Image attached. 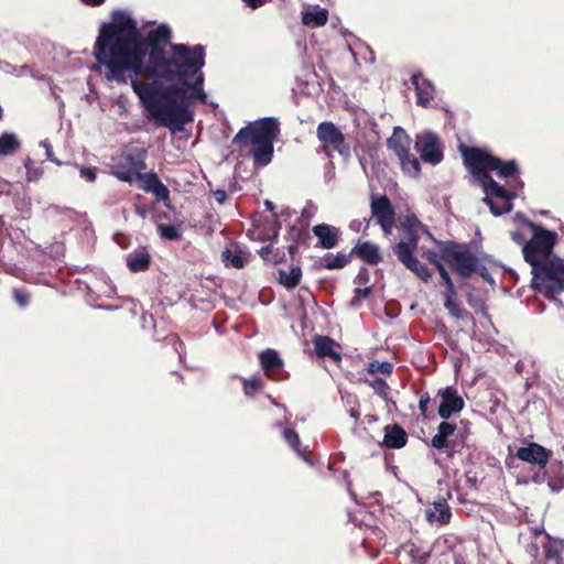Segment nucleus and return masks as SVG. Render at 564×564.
Masks as SVG:
<instances>
[{
  "label": "nucleus",
  "mask_w": 564,
  "mask_h": 564,
  "mask_svg": "<svg viewBox=\"0 0 564 564\" xmlns=\"http://www.w3.org/2000/svg\"><path fill=\"white\" fill-rule=\"evenodd\" d=\"M108 21V82L127 84L148 119L173 132L194 121L193 104H207L206 48L171 43L166 23L143 34L127 10H113Z\"/></svg>",
  "instance_id": "f257e3e1"
},
{
  "label": "nucleus",
  "mask_w": 564,
  "mask_h": 564,
  "mask_svg": "<svg viewBox=\"0 0 564 564\" xmlns=\"http://www.w3.org/2000/svg\"><path fill=\"white\" fill-rule=\"evenodd\" d=\"M280 134V122L275 117H263L239 129L232 143L239 147L252 145L251 156L257 167H264L272 162L274 141Z\"/></svg>",
  "instance_id": "f03ea898"
},
{
  "label": "nucleus",
  "mask_w": 564,
  "mask_h": 564,
  "mask_svg": "<svg viewBox=\"0 0 564 564\" xmlns=\"http://www.w3.org/2000/svg\"><path fill=\"white\" fill-rule=\"evenodd\" d=\"M464 164L470 174L496 172L499 178L512 180L517 188L524 186L523 181L519 177L520 167L514 159L503 161L494 155L486 148H462L460 149Z\"/></svg>",
  "instance_id": "7ed1b4c3"
},
{
  "label": "nucleus",
  "mask_w": 564,
  "mask_h": 564,
  "mask_svg": "<svg viewBox=\"0 0 564 564\" xmlns=\"http://www.w3.org/2000/svg\"><path fill=\"white\" fill-rule=\"evenodd\" d=\"M527 226L531 229L532 237L527 242H523L522 253L532 270L533 265H540L554 257L553 250L558 236L557 232L533 221H527Z\"/></svg>",
  "instance_id": "20e7f679"
},
{
  "label": "nucleus",
  "mask_w": 564,
  "mask_h": 564,
  "mask_svg": "<svg viewBox=\"0 0 564 564\" xmlns=\"http://www.w3.org/2000/svg\"><path fill=\"white\" fill-rule=\"evenodd\" d=\"M440 248L441 257L448 262L449 268L462 281H466L475 271L477 256L466 243L456 241H441L433 239Z\"/></svg>",
  "instance_id": "39448f33"
},
{
  "label": "nucleus",
  "mask_w": 564,
  "mask_h": 564,
  "mask_svg": "<svg viewBox=\"0 0 564 564\" xmlns=\"http://www.w3.org/2000/svg\"><path fill=\"white\" fill-rule=\"evenodd\" d=\"M531 288L536 292L558 294L564 292V260L553 257L531 270Z\"/></svg>",
  "instance_id": "423d86ee"
},
{
  "label": "nucleus",
  "mask_w": 564,
  "mask_h": 564,
  "mask_svg": "<svg viewBox=\"0 0 564 564\" xmlns=\"http://www.w3.org/2000/svg\"><path fill=\"white\" fill-rule=\"evenodd\" d=\"M482 186L485 197L482 202L489 207L494 216L510 213L513 208L512 200L517 197L514 191L507 189L496 182L489 173L471 174Z\"/></svg>",
  "instance_id": "0eeeda50"
},
{
  "label": "nucleus",
  "mask_w": 564,
  "mask_h": 564,
  "mask_svg": "<svg viewBox=\"0 0 564 564\" xmlns=\"http://www.w3.org/2000/svg\"><path fill=\"white\" fill-rule=\"evenodd\" d=\"M317 138L323 144L325 154L332 159L333 151L338 152L345 162L351 156L350 147L345 142V137L340 129L332 121H323L317 126Z\"/></svg>",
  "instance_id": "6e6552de"
},
{
  "label": "nucleus",
  "mask_w": 564,
  "mask_h": 564,
  "mask_svg": "<svg viewBox=\"0 0 564 564\" xmlns=\"http://www.w3.org/2000/svg\"><path fill=\"white\" fill-rule=\"evenodd\" d=\"M414 149L420 154L423 162L433 166L440 164L444 159V147L440 137L425 130L415 135Z\"/></svg>",
  "instance_id": "1a4fd4ad"
},
{
  "label": "nucleus",
  "mask_w": 564,
  "mask_h": 564,
  "mask_svg": "<svg viewBox=\"0 0 564 564\" xmlns=\"http://www.w3.org/2000/svg\"><path fill=\"white\" fill-rule=\"evenodd\" d=\"M371 217L377 220L384 234H390L395 223V210L386 195H371Z\"/></svg>",
  "instance_id": "9d476101"
},
{
  "label": "nucleus",
  "mask_w": 564,
  "mask_h": 564,
  "mask_svg": "<svg viewBox=\"0 0 564 564\" xmlns=\"http://www.w3.org/2000/svg\"><path fill=\"white\" fill-rule=\"evenodd\" d=\"M437 395L441 399L437 414L442 420H449L453 414L459 413L464 409L465 401L454 387L440 389Z\"/></svg>",
  "instance_id": "9b49d317"
},
{
  "label": "nucleus",
  "mask_w": 564,
  "mask_h": 564,
  "mask_svg": "<svg viewBox=\"0 0 564 564\" xmlns=\"http://www.w3.org/2000/svg\"><path fill=\"white\" fill-rule=\"evenodd\" d=\"M552 452L539 443L530 442L517 448L516 457L524 463L545 468L551 459Z\"/></svg>",
  "instance_id": "f8f14e48"
},
{
  "label": "nucleus",
  "mask_w": 564,
  "mask_h": 564,
  "mask_svg": "<svg viewBox=\"0 0 564 564\" xmlns=\"http://www.w3.org/2000/svg\"><path fill=\"white\" fill-rule=\"evenodd\" d=\"M135 185L145 193H151L158 202L166 203L170 200V189L155 172L140 173Z\"/></svg>",
  "instance_id": "ddd939ff"
},
{
  "label": "nucleus",
  "mask_w": 564,
  "mask_h": 564,
  "mask_svg": "<svg viewBox=\"0 0 564 564\" xmlns=\"http://www.w3.org/2000/svg\"><path fill=\"white\" fill-rule=\"evenodd\" d=\"M259 361L264 373L272 380H283L285 371L283 359L275 349L267 348L259 354Z\"/></svg>",
  "instance_id": "4468645a"
},
{
  "label": "nucleus",
  "mask_w": 564,
  "mask_h": 564,
  "mask_svg": "<svg viewBox=\"0 0 564 564\" xmlns=\"http://www.w3.org/2000/svg\"><path fill=\"white\" fill-rule=\"evenodd\" d=\"M312 231L318 240L317 247L322 249H333L339 242L340 229L335 226L323 223L315 225Z\"/></svg>",
  "instance_id": "2eb2a0df"
},
{
  "label": "nucleus",
  "mask_w": 564,
  "mask_h": 564,
  "mask_svg": "<svg viewBox=\"0 0 564 564\" xmlns=\"http://www.w3.org/2000/svg\"><path fill=\"white\" fill-rule=\"evenodd\" d=\"M411 82L415 90L417 105L427 107L434 96V84L420 72L411 76Z\"/></svg>",
  "instance_id": "dca6fc26"
},
{
  "label": "nucleus",
  "mask_w": 564,
  "mask_h": 564,
  "mask_svg": "<svg viewBox=\"0 0 564 564\" xmlns=\"http://www.w3.org/2000/svg\"><path fill=\"white\" fill-rule=\"evenodd\" d=\"M350 256L357 257L369 265H376L382 260L379 247L371 241H360L351 248Z\"/></svg>",
  "instance_id": "f3484780"
},
{
  "label": "nucleus",
  "mask_w": 564,
  "mask_h": 564,
  "mask_svg": "<svg viewBox=\"0 0 564 564\" xmlns=\"http://www.w3.org/2000/svg\"><path fill=\"white\" fill-rule=\"evenodd\" d=\"M469 422L462 420L459 431L449 440V445L442 452L446 454L447 458L453 459L456 454H460L464 448H470L468 437L470 434Z\"/></svg>",
  "instance_id": "a211bd4d"
},
{
  "label": "nucleus",
  "mask_w": 564,
  "mask_h": 564,
  "mask_svg": "<svg viewBox=\"0 0 564 564\" xmlns=\"http://www.w3.org/2000/svg\"><path fill=\"white\" fill-rule=\"evenodd\" d=\"M460 424H454L447 420H443L438 426L436 434L431 438L430 445L437 449L443 451L449 445V440L459 431Z\"/></svg>",
  "instance_id": "6ab92c4d"
},
{
  "label": "nucleus",
  "mask_w": 564,
  "mask_h": 564,
  "mask_svg": "<svg viewBox=\"0 0 564 564\" xmlns=\"http://www.w3.org/2000/svg\"><path fill=\"white\" fill-rule=\"evenodd\" d=\"M406 442L408 434L401 425L394 423L384 426V436L382 441V445L384 447L399 449L404 447Z\"/></svg>",
  "instance_id": "aec40b11"
},
{
  "label": "nucleus",
  "mask_w": 564,
  "mask_h": 564,
  "mask_svg": "<svg viewBox=\"0 0 564 564\" xmlns=\"http://www.w3.org/2000/svg\"><path fill=\"white\" fill-rule=\"evenodd\" d=\"M411 138L405 130L397 126L393 128L392 135L387 140V147L392 150L397 156H404L410 152Z\"/></svg>",
  "instance_id": "412c9836"
},
{
  "label": "nucleus",
  "mask_w": 564,
  "mask_h": 564,
  "mask_svg": "<svg viewBox=\"0 0 564 564\" xmlns=\"http://www.w3.org/2000/svg\"><path fill=\"white\" fill-rule=\"evenodd\" d=\"M419 235L415 229L410 228L404 230V234L399 242L393 245L392 251L397 258L403 257L404 253L415 254L419 246Z\"/></svg>",
  "instance_id": "4be33fe9"
},
{
  "label": "nucleus",
  "mask_w": 564,
  "mask_h": 564,
  "mask_svg": "<svg viewBox=\"0 0 564 564\" xmlns=\"http://www.w3.org/2000/svg\"><path fill=\"white\" fill-rule=\"evenodd\" d=\"M314 349L318 357L330 358L333 361H340L341 355L334 349L335 340L328 336L316 335L313 339Z\"/></svg>",
  "instance_id": "5701e85b"
},
{
  "label": "nucleus",
  "mask_w": 564,
  "mask_h": 564,
  "mask_svg": "<svg viewBox=\"0 0 564 564\" xmlns=\"http://www.w3.org/2000/svg\"><path fill=\"white\" fill-rule=\"evenodd\" d=\"M397 259L423 282L427 283L431 281L432 273L430 269L426 267V264L419 261L415 254L404 253L403 257Z\"/></svg>",
  "instance_id": "b1692460"
},
{
  "label": "nucleus",
  "mask_w": 564,
  "mask_h": 564,
  "mask_svg": "<svg viewBox=\"0 0 564 564\" xmlns=\"http://www.w3.org/2000/svg\"><path fill=\"white\" fill-rule=\"evenodd\" d=\"M397 259L423 282L427 283L431 281L432 273L430 269L426 267V264L419 261L415 254L404 253L403 257Z\"/></svg>",
  "instance_id": "393cba45"
},
{
  "label": "nucleus",
  "mask_w": 564,
  "mask_h": 564,
  "mask_svg": "<svg viewBox=\"0 0 564 564\" xmlns=\"http://www.w3.org/2000/svg\"><path fill=\"white\" fill-rule=\"evenodd\" d=\"M93 55L97 65H94L91 69L101 74V67L106 66V21L99 23Z\"/></svg>",
  "instance_id": "a878e982"
},
{
  "label": "nucleus",
  "mask_w": 564,
  "mask_h": 564,
  "mask_svg": "<svg viewBox=\"0 0 564 564\" xmlns=\"http://www.w3.org/2000/svg\"><path fill=\"white\" fill-rule=\"evenodd\" d=\"M126 263L131 272H142L150 267L151 256L144 248H141L128 253L126 256Z\"/></svg>",
  "instance_id": "bb28decb"
},
{
  "label": "nucleus",
  "mask_w": 564,
  "mask_h": 564,
  "mask_svg": "<svg viewBox=\"0 0 564 564\" xmlns=\"http://www.w3.org/2000/svg\"><path fill=\"white\" fill-rule=\"evenodd\" d=\"M97 172L98 170L95 166L67 161L64 174L69 177L78 175L85 182L94 183L97 180Z\"/></svg>",
  "instance_id": "cd10ccee"
},
{
  "label": "nucleus",
  "mask_w": 564,
  "mask_h": 564,
  "mask_svg": "<svg viewBox=\"0 0 564 564\" xmlns=\"http://www.w3.org/2000/svg\"><path fill=\"white\" fill-rule=\"evenodd\" d=\"M278 282L283 285L286 290L295 289L302 279V269L300 265H292L290 272L283 269L278 270Z\"/></svg>",
  "instance_id": "c85d7f7f"
},
{
  "label": "nucleus",
  "mask_w": 564,
  "mask_h": 564,
  "mask_svg": "<svg viewBox=\"0 0 564 564\" xmlns=\"http://www.w3.org/2000/svg\"><path fill=\"white\" fill-rule=\"evenodd\" d=\"M283 438L288 443V445L295 451L299 457H301L306 464L312 465L313 463L310 459V451L308 447L300 446V437L299 434L293 429H284L283 430Z\"/></svg>",
  "instance_id": "c756f323"
},
{
  "label": "nucleus",
  "mask_w": 564,
  "mask_h": 564,
  "mask_svg": "<svg viewBox=\"0 0 564 564\" xmlns=\"http://www.w3.org/2000/svg\"><path fill=\"white\" fill-rule=\"evenodd\" d=\"M328 11L325 8H318L315 11H303L302 23L307 26H323L327 23Z\"/></svg>",
  "instance_id": "7c9ffc66"
},
{
  "label": "nucleus",
  "mask_w": 564,
  "mask_h": 564,
  "mask_svg": "<svg viewBox=\"0 0 564 564\" xmlns=\"http://www.w3.org/2000/svg\"><path fill=\"white\" fill-rule=\"evenodd\" d=\"M21 147V142L15 133L3 132L0 134V158L9 156Z\"/></svg>",
  "instance_id": "2f4dec72"
},
{
  "label": "nucleus",
  "mask_w": 564,
  "mask_h": 564,
  "mask_svg": "<svg viewBox=\"0 0 564 564\" xmlns=\"http://www.w3.org/2000/svg\"><path fill=\"white\" fill-rule=\"evenodd\" d=\"M156 230L161 238L169 241H177L182 238L181 225L159 223Z\"/></svg>",
  "instance_id": "473e14b6"
},
{
  "label": "nucleus",
  "mask_w": 564,
  "mask_h": 564,
  "mask_svg": "<svg viewBox=\"0 0 564 564\" xmlns=\"http://www.w3.org/2000/svg\"><path fill=\"white\" fill-rule=\"evenodd\" d=\"M243 252L239 249L232 252L229 248H226L221 252V259L226 267L235 269H242L245 267Z\"/></svg>",
  "instance_id": "72a5a7b5"
},
{
  "label": "nucleus",
  "mask_w": 564,
  "mask_h": 564,
  "mask_svg": "<svg viewBox=\"0 0 564 564\" xmlns=\"http://www.w3.org/2000/svg\"><path fill=\"white\" fill-rule=\"evenodd\" d=\"M350 252L348 254H344L338 252L336 256L326 254L324 268L326 270H339L345 268L351 260Z\"/></svg>",
  "instance_id": "f704fd0d"
},
{
  "label": "nucleus",
  "mask_w": 564,
  "mask_h": 564,
  "mask_svg": "<svg viewBox=\"0 0 564 564\" xmlns=\"http://www.w3.org/2000/svg\"><path fill=\"white\" fill-rule=\"evenodd\" d=\"M403 549L406 551L412 561L419 558H430L432 555V547H423L415 542H408L403 545Z\"/></svg>",
  "instance_id": "c9c22d12"
},
{
  "label": "nucleus",
  "mask_w": 564,
  "mask_h": 564,
  "mask_svg": "<svg viewBox=\"0 0 564 564\" xmlns=\"http://www.w3.org/2000/svg\"><path fill=\"white\" fill-rule=\"evenodd\" d=\"M434 510L438 513L437 522L440 524H447L451 520L452 512L446 498H438L433 502Z\"/></svg>",
  "instance_id": "e433bc0d"
},
{
  "label": "nucleus",
  "mask_w": 564,
  "mask_h": 564,
  "mask_svg": "<svg viewBox=\"0 0 564 564\" xmlns=\"http://www.w3.org/2000/svg\"><path fill=\"white\" fill-rule=\"evenodd\" d=\"M547 487L551 492L557 494L564 488V474L561 470V467L553 470V467L550 468Z\"/></svg>",
  "instance_id": "4c0bfd02"
},
{
  "label": "nucleus",
  "mask_w": 564,
  "mask_h": 564,
  "mask_svg": "<svg viewBox=\"0 0 564 564\" xmlns=\"http://www.w3.org/2000/svg\"><path fill=\"white\" fill-rule=\"evenodd\" d=\"M401 161L403 171L410 175L417 176L421 171L420 161L410 152L404 156H398Z\"/></svg>",
  "instance_id": "58836bf2"
},
{
  "label": "nucleus",
  "mask_w": 564,
  "mask_h": 564,
  "mask_svg": "<svg viewBox=\"0 0 564 564\" xmlns=\"http://www.w3.org/2000/svg\"><path fill=\"white\" fill-rule=\"evenodd\" d=\"M113 175L126 183H129L130 185L137 184L138 177L140 173H134L131 167L128 166H119L113 172Z\"/></svg>",
  "instance_id": "ea45409f"
},
{
  "label": "nucleus",
  "mask_w": 564,
  "mask_h": 564,
  "mask_svg": "<svg viewBox=\"0 0 564 564\" xmlns=\"http://www.w3.org/2000/svg\"><path fill=\"white\" fill-rule=\"evenodd\" d=\"M243 393L247 397H253L256 393L262 390L263 383L257 377H251L249 379H242Z\"/></svg>",
  "instance_id": "a19ab883"
},
{
  "label": "nucleus",
  "mask_w": 564,
  "mask_h": 564,
  "mask_svg": "<svg viewBox=\"0 0 564 564\" xmlns=\"http://www.w3.org/2000/svg\"><path fill=\"white\" fill-rule=\"evenodd\" d=\"M86 303L95 308V310H106V304L104 302H98V300L100 299V295L97 294L93 288L88 284H86Z\"/></svg>",
  "instance_id": "79ce46f5"
},
{
  "label": "nucleus",
  "mask_w": 564,
  "mask_h": 564,
  "mask_svg": "<svg viewBox=\"0 0 564 564\" xmlns=\"http://www.w3.org/2000/svg\"><path fill=\"white\" fill-rule=\"evenodd\" d=\"M402 226L404 230H409L410 228L415 229V227H419L420 229H422L423 232H425L429 236V238H431L432 240L434 239L432 234L429 231L427 227L424 224H422L415 215H408Z\"/></svg>",
  "instance_id": "37998d69"
},
{
  "label": "nucleus",
  "mask_w": 564,
  "mask_h": 564,
  "mask_svg": "<svg viewBox=\"0 0 564 564\" xmlns=\"http://www.w3.org/2000/svg\"><path fill=\"white\" fill-rule=\"evenodd\" d=\"M368 371L370 373L381 372L383 375H391L393 371V365L390 361H378L375 360L369 364Z\"/></svg>",
  "instance_id": "c03bdc74"
},
{
  "label": "nucleus",
  "mask_w": 564,
  "mask_h": 564,
  "mask_svg": "<svg viewBox=\"0 0 564 564\" xmlns=\"http://www.w3.org/2000/svg\"><path fill=\"white\" fill-rule=\"evenodd\" d=\"M24 167L26 170V180L29 182H35L41 178L43 170L39 166H33V161L31 158L25 160Z\"/></svg>",
  "instance_id": "a18cd8bd"
},
{
  "label": "nucleus",
  "mask_w": 564,
  "mask_h": 564,
  "mask_svg": "<svg viewBox=\"0 0 564 564\" xmlns=\"http://www.w3.org/2000/svg\"><path fill=\"white\" fill-rule=\"evenodd\" d=\"M40 147L45 150L46 160H48L50 162L54 163L57 166H63V167L66 166L67 161H61L54 155L53 148H52L51 143L48 142V140H46V139L41 140Z\"/></svg>",
  "instance_id": "49530a36"
},
{
  "label": "nucleus",
  "mask_w": 564,
  "mask_h": 564,
  "mask_svg": "<svg viewBox=\"0 0 564 564\" xmlns=\"http://www.w3.org/2000/svg\"><path fill=\"white\" fill-rule=\"evenodd\" d=\"M13 300L21 307L25 308L30 304V294L23 289H13Z\"/></svg>",
  "instance_id": "de8ad7c7"
},
{
  "label": "nucleus",
  "mask_w": 564,
  "mask_h": 564,
  "mask_svg": "<svg viewBox=\"0 0 564 564\" xmlns=\"http://www.w3.org/2000/svg\"><path fill=\"white\" fill-rule=\"evenodd\" d=\"M372 388H373L376 394L381 397L383 400H388L390 387L383 379H380V378L376 379L372 382Z\"/></svg>",
  "instance_id": "09e8293b"
},
{
  "label": "nucleus",
  "mask_w": 564,
  "mask_h": 564,
  "mask_svg": "<svg viewBox=\"0 0 564 564\" xmlns=\"http://www.w3.org/2000/svg\"><path fill=\"white\" fill-rule=\"evenodd\" d=\"M46 250H47L46 253L51 258H53L55 260H59L62 257H64L65 246L61 241H55L50 247H47Z\"/></svg>",
  "instance_id": "8fccbe9b"
},
{
  "label": "nucleus",
  "mask_w": 564,
  "mask_h": 564,
  "mask_svg": "<svg viewBox=\"0 0 564 564\" xmlns=\"http://www.w3.org/2000/svg\"><path fill=\"white\" fill-rule=\"evenodd\" d=\"M307 236H308L307 231L299 230L296 232L295 237L293 238L294 242L292 245H290L288 248V251L292 259L299 250L297 245L301 243L302 241H304L307 238Z\"/></svg>",
  "instance_id": "3c124183"
},
{
  "label": "nucleus",
  "mask_w": 564,
  "mask_h": 564,
  "mask_svg": "<svg viewBox=\"0 0 564 564\" xmlns=\"http://www.w3.org/2000/svg\"><path fill=\"white\" fill-rule=\"evenodd\" d=\"M474 273H477L479 274L486 282H488L489 284L494 285L495 284V280L494 278L491 276V274L489 273L488 269L486 268V265H484L482 263H480L479 259L477 258L476 260V263H475V271Z\"/></svg>",
  "instance_id": "603ef678"
},
{
  "label": "nucleus",
  "mask_w": 564,
  "mask_h": 564,
  "mask_svg": "<svg viewBox=\"0 0 564 564\" xmlns=\"http://www.w3.org/2000/svg\"><path fill=\"white\" fill-rule=\"evenodd\" d=\"M128 165L134 173H143L142 171L147 169V165L141 158H134L132 155H128L126 158Z\"/></svg>",
  "instance_id": "864d4df0"
},
{
  "label": "nucleus",
  "mask_w": 564,
  "mask_h": 564,
  "mask_svg": "<svg viewBox=\"0 0 564 564\" xmlns=\"http://www.w3.org/2000/svg\"><path fill=\"white\" fill-rule=\"evenodd\" d=\"M370 225V218H364V219H354L349 224V229L359 232V231H366L369 228Z\"/></svg>",
  "instance_id": "5fc2aeb1"
},
{
  "label": "nucleus",
  "mask_w": 564,
  "mask_h": 564,
  "mask_svg": "<svg viewBox=\"0 0 564 564\" xmlns=\"http://www.w3.org/2000/svg\"><path fill=\"white\" fill-rule=\"evenodd\" d=\"M457 292L445 293L444 307L449 314L457 307Z\"/></svg>",
  "instance_id": "6e6d98bb"
},
{
  "label": "nucleus",
  "mask_w": 564,
  "mask_h": 564,
  "mask_svg": "<svg viewBox=\"0 0 564 564\" xmlns=\"http://www.w3.org/2000/svg\"><path fill=\"white\" fill-rule=\"evenodd\" d=\"M562 549H563L562 542L547 546L545 550L546 557L549 560H558Z\"/></svg>",
  "instance_id": "4d7b16f0"
},
{
  "label": "nucleus",
  "mask_w": 564,
  "mask_h": 564,
  "mask_svg": "<svg viewBox=\"0 0 564 564\" xmlns=\"http://www.w3.org/2000/svg\"><path fill=\"white\" fill-rule=\"evenodd\" d=\"M550 469L540 468L536 473H534L531 477V481L536 485H541L549 479Z\"/></svg>",
  "instance_id": "13d9d810"
},
{
  "label": "nucleus",
  "mask_w": 564,
  "mask_h": 564,
  "mask_svg": "<svg viewBox=\"0 0 564 564\" xmlns=\"http://www.w3.org/2000/svg\"><path fill=\"white\" fill-rule=\"evenodd\" d=\"M370 280L369 270L366 267H361L355 276L354 282L359 284H367Z\"/></svg>",
  "instance_id": "bf43d9fd"
},
{
  "label": "nucleus",
  "mask_w": 564,
  "mask_h": 564,
  "mask_svg": "<svg viewBox=\"0 0 564 564\" xmlns=\"http://www.w3.org/2000/svg\"><path fill=\"white\" fill-rule=\"evenodd\" d=\"M467 302L469 306L474 308L477 313L484 312L485 305L478 297L474 296L473 294H468Z\"/></svg>",
  "instance_id": "052dcab7"
},
{
  "label": "nucleus",
  "mask_w": 564,
  "mask_h": 564,
  "mask_svg": "<svg viewBox=\"0 0 564 564\" xmlns=\"http://www.w3.org/2000/svg\"><path fill=\"white\" fill-rule=\"evenodd\" d=\"M430 401H431V399H430V395L427 392H424L423 394H421L420 401H419V410L423 416L427 415V408H429Z\"/></svg>",
  "instance_id": "680f3d73"
},
{
  "label": "nucleus",
  "mask_w": 564,
  "mask_h": 564,
  "mask_svg": "<svg viewBox=\"0 0 564 564\" xmlns=\"http://www.w3.org/2000/svg\"><path fill=\"white\" fill-rule=\"evenodd\" d=\"M451 315L454 318L462 319V321L473 318V315L465 308L460 307L459 305H457V307L454 310V312H452Z\"/></svg>",
  "instance_id": "e2e57ef3"
},
{
  "label": "nucleus",
  "mask_w": 564,
  "mask_h": 564,
  "mask_svg": "<svg viewBox=\"0 0 564 564\" xmlns=\"http://www.w3.org/2000/svg\"><path fill=\"white\" fill-rule=\"evenodd\" d=\"M465 476H466L467 485L470 488L476 489L478 487L477 474L475 471H473V470H466Z\"/></svg>",
  "instance_id": "0e129e2a"
},
{
  "label": "nucleus",
  "mask_w": 564,
  "mask_h": 564,
  "mask_svg": "<svg viewBox=\"0 0 564 564\" xmlns=\"http://www.w3.org/2000/svg\"><path fill=\"white\" fill-rule=\"evenodd\" d=\"M423 257H425L434 267H436L437 262H442V257L432 250L423 251Z\"/></svg>",
  "instance_id": "69168bd1"
},
{
  "label": "nucleus",
  "mask_w": 564,
  "mask_h": 564,
  "mask_svg": "<svg viewBox=\"0 0 564 564\" xmlns=\"http://www.w3.org/2000/svg\"><path fill=\"white\" fill-rule=\"evenodd\" d=\"M30 76L39 82H44L47 85H51L52 78L45 74L40 73L39 70L32 69L30 72Z\"/></svg>",
  "instance_id": "338daca9"
},
{
  "label": "nucleus",
  "mask_w": 564,
  "mask_h": 564,
  "mask_svg": "<svg viewBox=\"0 0 564 564\" xmlns=\"http://www.w3.org/2000/svg\"><path fill=\"white\" fill-rule=\"evenodd\" d=\"M30 76L39 82H44L47 85H51L52 78L45 74L40 73L39 70L32 69L30 72Z\"/></svg>",
  "instance_id": "774afa93"
}]
</instances>
